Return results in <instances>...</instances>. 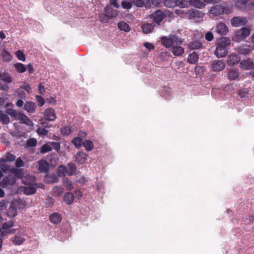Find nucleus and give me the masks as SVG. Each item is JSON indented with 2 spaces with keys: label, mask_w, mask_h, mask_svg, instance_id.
Returning <instances> with one entry per match:
<instances>
[{
  "label": "nucleus",
  "mask_w": 254,
  "mask_h": 254,
  "mask_svg": "<svg viewBox=\"0 0 254 254\" xmlns=\"http://www.w3.org/2000/svg\"><path fill=\"white\" fill-rule=\"evenodd\" d=\"M191 5L198 8H202L205 6L206 4L200 0H191Z\"/></svg>",
  "instance_id": "32"
},
{
  "label": "nucleus",
  "mask_w": 254,
  "mask_h": 254,
  "mask_svg": "<svg viewBox=\"0 0 254 254\" xmlns=\"http://www.w3.org/2000/svg\"><path fill=\"white\" fill-rule=\"evenodd\" d=\"M12 167L5 163H1L0 164V168L4 173H7L10 172L11 173V169Z\"/></svg>",
  "instance_id": "48"
},
{
  "label": "nucleus",
  "mask_w": 254,
  "mask_h": 254,
  "mask_svg": "<svg viewBox=\"0 0 254 254\" xmlns=\"http://www.w3.org/2000/svg\"><path fill=\"white\" fill-rule=\"evenodd\" d=\"M6 113L10 115L11 117L14 118L15 120H17V118L20 114V112H17L16 111L13 109H7L6 110Z\"/></svg>",
  "instance_id": "38"
},
{
  "label": "nucleus",
  "mask_w": 254,
  "mask_h": 254,
  "mask_svg": "<svg viewBox=\"0 0 254 254\" xmlns=\"http://www.w3.org/2000/svg\"><path fill=\"white\" fill-rule=\"evenodd\" d=\"M72 142L76 148H79L82 143V139L79 137H76L72 139Z\"/></svg>",
  "instance_id": "45"
},
{
  "label": "nucleus",
  "mask_w": 254,
  "mask_h": 254,
  "mask_svg": "<svg viewBox=\"0 0 254 254\" xmlns=\"http://www.w3.org/2000/svg\"><path fill=\"white\" fill-rule=\"evenodd\" d=\"M119 28L122 31L128 32L130 30L128 25L125 22H120L118 24Z\"/></svg>",
  "instance_id": "41"
},
{
  "label": "nucleus",
  "mask_w": 254,
  "mask_h": 254,
  "mask_svg": "<svg viewBox=\"0 0 254 254\" xmlns=\"http://www.w3.org/2000/svg\"><path fill=\"white\" fill-rule=\"evenodd\" d=\"M205 38L207 41H211L213 38V35L212 32H207L205 35Z\"/></svg>",
  "instance_id": "64"
},
{
  "label": "nucleus",
  "mask_w": 254,
  "mask_h": 254,
  "mask_svg": "<svg viewBox=\"0 0 254 254\" xmlns=\"http://www.w3.org/2000/svg\"><path fill=\"white\" fill-rule=\"evenodd\" d=\"M162 44L166 48L179 45L182 43L181 39L175 34H171L168 36H162L161 38Z\"/></svg>",
  "instance_id": "1"
},
{
  "label": "nucleus",
  "mask_w": 254,
  "mask_h": 254,
  "mask_svg": "<svg viewBox=\"0 0 254 254\" xmlns=\"http://www.w3.org/2000/svg\"><path fill=\"white\" fill-rule=\"evenodd\" d=\"M57 173L58 177H61L67 175L65 166H64L63 165H60L57 168Z\"/></svg>",
  "instance_id": "36"
},
{
  "label": "nucleus",
  "mask_w": 254,
  "mask_h": 254,
  "mask_svg": "<svg viewBox=\"0 0 254 254\" xmlns=\"http://www.w3.org/2000/svg\"><path fill=\"white\" fill-rule=\"evenodd\" d=\"M250 34V30L247 28H242L237 33V35L240 38L244 39Z\"/></svg>",
  "instance_id": "25"
},
{
  "label": "nucleus",
  "mask_w": 254,
  "mask_h": 254,
  "mask_svg": "<svg viewBox=\"0 0 254 254\" xmlns=\"http://www.w3.org/2000/svg\"><path fill=\"white\" fill-rule=\"evenodd\" d=\"M238 51L239 53L241 54L247 55L252 51V49L249 46L245 45L239 47L238 48Z\"/></svg>",
  "instance_id": "33"
},
{
  "label": "nucleus",
  "mask_w": 254,
  "mask_h": 254,
  "mask_svg": "<svg viewBox=\"0 0 254 254\" xmlns=\"http://www.w3.org/2000/svg\"><path fill=\"white\" fill-rule=\"evenodd\" d=\"M247 22L246 18L242 17H235L231 20V23L233 26L240 27L244 25Z\"/></svg>",
  "instance_id": "7"
},
{
  "label": "nucleus",
  "mask_w": 254,
  "mask_h": 254,
  "mask_svg": "<svg viewBox=\"0 0 254 254\" xmlns=\"http://www.w3.org/2000/svg\"><path fill=\"white\" fill-rule=\"evenodd\" d=\"M0 79L6 83H9L12 81V77L10 75L6 72L0 73Z\"/></svg>",
  "instance_id": "29"
},
{
  "label": "nucleus",
  "mask_w": 254,
  "mask_h": 254,
  "mask_svg": "<svg viewBox=\"0 0 254 254\" xmlns=\"http://www.w3.org/2000/svg\"><path fill=\"white\" fill-rule=\"evenodd\" d=\"M112 5L109 4L105 8V12H106L107 16L111 19L116 17L118 15V11L111 7Z\"/></svg>",
  "instance_id": "11"
},
{
  "label": "nucleus",
  "mask_w": 254,
  "mask_h": 254,
  "mask_svg": "<svg viewBox=\"0 0 254 254\" xmlns=\"http://www.w3.org/2000/svg\"><path fill=\"white\" fill-rule=\"evenodd\" d=\"M52 148L54 149L56 151H58L61 148L60 144L57 142H50Z\"/></svg>",
  "instance_id": "59"
},
{
  "label": "nucleus",
  "mask_w": 254,
  "mask_h": 254,
  "mask_svg": "<svg viewBox=\"0 0 254 254\" xmlns=\"http://www.w3.org/2000/svg\"><path fill=\"white\" fill-rule=\"evenodd\" d=\"M37 141L35 138H30L27 140V145L29 147H34L37 145Z\"/></svg>",
  "instance_id": "56"
},
{
  "label": "nucleus",
  "mask_w": 254,
  "mask_h": 254,
  "mask_svg": "<svg viewBox=\"0 0 254 254\" xmlns=\"http://www.w3.org/2000/svg\"><path fill=\"white\" fill-rule=\"evenodd\" d=\"M62 219V215L57 212H55L50 216V221L54 224H58L60 223Z\"/></svg>",
  "instance_id": "20"
},
{
  "label": "nucleus",
  "mask_w": 254,
  "mask_h": 254,
  "mask_svg": "<svg viewBox=\"0 0 254 254\" xmlns=\"http://www.w3.org/2000/svg\"><path fill=\"white\" fill-rule=\"evenodd\" d=\"M11 173L14 174L15 176L18 178H21L23 175L22 169L13 167L11 168Z\"/></svg>",
  "instance_id": "37"
},
{
  "label": "nucleus",
  "mask_w": 254,
  "mask_h": 254,
  "mask_svg": "<svg viewBox=\"0 0 254 254\" xmlns=\"http://www.w3.org/2000/svg\"><path fill=\"white\" fill-rule=\"evenodd\" d=\"M74 198V195L70 191H67L65 193L64 197L65 202L68 205H70L72 203Z\"/></svg>",
  "instance_id": "23"
},
{
  "label": "nucleus",
  "mask_w": 254,
  "mask_h": 254,
  "mask_svg": "<svg viewBox=\"0 0 254 254\" xmlns=\"http://www.w3.org/2000/svg\"><path fill=\"white\" fill-rule=\"evenodd\" d=\"M45 117L47 120L54 121L56 119V115L54 109H47L45 111Z\"/></svg>",
  "instance_id": "13"
},
{
  "label": "nucleus",
  "mask_w": 254,
  "mask_h": 254,
  "mask_svg": "<svg viewBox=\"0 0 254 254\" xmlns=\"http://www.w3.org/2000/svg\"><path fill=\"white\" fill-rule=\"evenodd\" d=\"M15 166L17 168L23 167L24 166V163L23 161L20 158H18L15 162Z\"/></svg>",
  "instance_id": "62"
},
{
  "label": "nucleus",
  "mask_w": 254,
  "mask_h": 254,
  "mask_svg": "<svg viewBox=\"0 0 254 254\" xmlns=\"http://www.w3.org/2000/svg\"><path fill=\"white\" fill-rule=\"evenodd\" d=\"M189 48L192 50H197L202 48V44L198 41H194L190 43L189 45Z\"/></svg>",
  "instance_id": "35"
},
{
  "label": "nucleus",
  "mask_w": 254,
  "mask_h": 254,
  "mask_svg": "<svg viewBox=\"0 0 254 254\" xmlns=\"http://www.w3.org/2000/svg\"><path fill=\"white\" fill-rule=\"evenodd\" d=\"M13 224H14V222L12 220L4 223L2 225V229L3 230H5V229H8L9 228L12 227L13 226Z\"/></svg>",
  "instance_id": "54"
},
{
  "label": "nucleus",
  "mask_w": 254,
  "mask_h": 254,
  "mask_svg": "<svg viewBox=\"0 0 254 254\" xmlns=\"http://www.w3.org/2000/svg\"><path fill=\"white\" fill-rule=\"evenodd\" d=\"M15 156L14 155L10 154L9 153H8L6 154V155L5 156V159H4L3 161L4 162H7V161L11 162V161H14L15 160Z\"/></svg>",
  "instance_id": "55"
},
{
  "label": "nucleus",
  "mask_w": 254,
  "mask_h": 254,
  "mask_svg": "<svg viewBox=\"0 0 254 254\" xmlns=\"http://www.w3.org/2000/svg\"><path fill=\"white\" fill-rule=\"evenodd\" d=\"M16 182V178L11 175H8L2 178L0 182V187L2 188H10Z\"/></svg>",
  "instance_id": "2"
},
{
  "label": "nucleus",
  "mask_w": 254,
  "mask_h": 254,
  "mask_svg": "<svg viewBox=\"0 0 254 254\" xmlns=\"http://www.w3.org/2000/svg\"><path fill=\"white\" fill-rule=\"evenodd\" d=\"M131 2L138 7H142L144 3L142 0H131Z\"/></svg>",
  "instance_id": "60"
},
{
  "label": "nucleus",
  "mask_w": 254,
  "mask_h": 254,
  "mask_svg": "<svg viewBox=\"0 0 254 254\" xmlns=\"http://www.w3.org/2000/svg\"><path fill=\"white\" fill-rule=\"evenodd\" d=\"M61 131L63 135H67L71 133V130L69 126H66L62 128Z\"/></svg>",
  "instance_id": "49"
},
{
  "label": "nucleus",
  "mask_w": 254,
  "mask_h": 254,
  "mask_svg": "<svg viewBox=\"0 0 254 254\" xmlns=\"http://www.w3.org/2000/svg\"><path fill=\"white\" fill-rule=\"evenodd\" d=\"M0 122L4 125H7L10 122L8 116L5 114L1 110H0Z\"/></svg>",
  "instance_id": "34"
},
{
  "label": "nucleus",
  "mask_w": 254,
  "mask_h": 254,
  "mask_svg": "<svg viewBox=\"0 0 254 254\" xmlns=\"http://www.w3.org/2000/svg\"><path fill=\"white\" fill-rule=\"evenodd\" d=\"M15 55H16V57L17 58V59L19 60H20L23 62L25 61V55L23 54V53L22 52H21V51L18 50V51H16L15 53Z\"/></svg>",
  "instance_id": "53"
},
{
  "label": "nucleus",
  "mask_w": 254,
  "mask_h": 254,
  "mask_svg": "<svg viewBox=\"0 0 254 254\" xmlns=\"http://www.w3.org/2000/svg\"><path fill=\"white\" fill-rule=\"evenodd\" d=\"M65 169L67 175L70 176L75 173L76 170V167L74 163H69L67 166H65Z\"/></svg>",
  "instance_id": "22"
},
{
  "label": "nucleus",
  "mask_w": 254,
  "mask_h": 254,
  "mask_svg": "<svg viewBox=\"0 0 254 254\" xmlns=\"http://www.w3.org/2000/svg\"><path fill=\"white\" fill-rule=\"evenodd\" d=\"M225 67V64L222 60H215L211 64V68L214 71L222 70Z\"/></svg>",
  "instance_id": "6"
},
{
  "label": "nucleus",
  "mask_w": 254,
  "mask_h": 254,
  "mask_svg": "<svg viewBox=\"0 0 254 254\" xmlns=\"http://www.w3.org/2000/svg\"><path fill=\"white\" fill-rule=\"evenodd\" d=\"M39 171L40 173L47 174L49 172V164L47 162L44 160H40L38 161Z\"/></svg>",
  "instance_id": "12"
},
{
  "label": "nucleus",
  "mask_w": 254,
  "mask_h": 254,
  "mask_svg": "<svg viewBox=\"0 0 254 254\" xmlns=\"http://www.w3.org/2000/svg\"><path fill=\"white\" fill-rule=\"evenodd\" d=\"M165 13L161 10H157L153 13L151 14L150 18L152 19L153 23L160 25L162 20L166 17Z\"/></svg>",
  "instance_id": "3"
},
{
  "label": "nucleus",
  "mask_w": 254,
  "mask_h": 254,
  "mask_svg": "<svg viewBox=\"0 0 254 254\" xmlns=\"http://www.w3.org/2000/svg\"><path fill=\"white\" fill-rule=\"evenodd\" d=\"M28 179H30L33 182L29 184V188L30 190H36L37 189H43L45 190V188L43 184L41 183H36L35 182L36 178L32 176H28Z\"/></svg>",
  "instance_id": "5"
},
{
  "label": "nucleus",
  "mask_w": 254,
  "mask_h": 254,
  "mask_svg": "<svg viewBox=\"0 0 254 254\" xmlns=\"http://www.w3.org/2000/svg\"><path fill=\"white\" fill-rule=\"evenodd\" d=\"M122 6L125 9H130L132 6V2L130 1H124L122 2Z\"/></svg>",
  "instance_id": "61"
},
{
  "label": "nucleus",
  "mask_w": 254,
  "mask_h": 254,
  "mask_svg": "<svg viewBox=\"0 0 254 254\" xmlns=\"http://www.w3.org/2000/svg\"><path fill=\"white\" fill-rule=\"evenodd\" d=\"M36 132L38 134V135L41 136H46L48 133V131L47 130H46L43 127H39L37 128Z\"/></svg>",
  "instance_id": "47"
},
{
  "label": "nucleus",
  "mask_w": 254,
  "mask_h": 254,
  "mask_svg": "<svg viewBox=\"0 0 254 254\" xmlns=\"http://www.w3.org/2000/svg\"><path fill=\"white\" fill-rule=\"evenodd\" d=\"M238 94L242 98H248L249 95V91L247 88L241 89L238 91Z\"/></svg>",
  "instance_id": "39"
},
{
  "label": "nucleus",
  "mask_w": 254,
  "mask_h": 254,
  "mask_svg": "<svg viewBox=\"0 0 254 254\" xmlns=\"http://www.w3.org/2000/svg\"><path fill=\"white\" fill-rule=\"evenodd\" d=\"M99 18L100 20L103 23H108L110 20V18L107 16L106 12H105V13L100 14L99 15Z\"/></svg>",
  "instance_id": "50"
},
{
  "label": "nucleus",
  "mask_w": 254,
  "mask_h": 254,
  "mask_svg": "<svg viewBox=\"0 0 254 254\" xmlns=\"http://www.w3.org/2000/svg\"><path fill=\"white\" fill-rule=\"evenodd\" d=\"M83 145L87 151H91L94 148V145L92 141L87 140L83 142Z\"/></svg>",
  "instance_id": "42"
},
{
  "label": "nucleus",
  "mask_w": 254,
  "mask_h": 254,
  "mask_svg": "<svg viewBox=\"0 0 254 254\" xmlns=\"http://www.w3.org/2000/svg\"><path fill=\"white\" fill-rule=\"evenodd\" d=\"M190 15L192 17L202 19L204 15V13L198 10L192 9L190 11Z\"/></svg>",
  "instance_id": "27"
},
{
  "label": "nucleus",
  "mask_w": 254,
  "mask_h": 254,
  "mask_svg": "<svg viewBox=\"0 0 254 254\" xmlns=\"http://www.w3.org/2000/svg\"><path fill=\"white\" fill-rule=\"evenodd\" d=\"M11 203L17 210L23 209L27 205V201L20 198L14 200Z\"/></svg>",
  "instance_id": "9"
},
{
  "label": "nucleus",
  "mask_w": 254,
  "mask_h": 254,
  "mask_svg": "<svg viewBox=\"0 0 254 254\" xmlns=\"http://www.w3.org/2000/svg\"><path fill=\"white\" fill-rule=\"evenodd\" d=\"M24 240L25 239L21 236H15L13 240V243L16 245H20Z\"/></svg>",
  "instance_id": "52"
},
{
  "label": "nucleus",
  "mask_w": 254,
  "mask_h": 254,
  "mask_svg": "<svg viewBox=\"0 0 254 254\" xmlns=\"http://www.w3.org/2000/svg\"><path fill=\"white\" fill-rule=\"evenodd\" d=\"M17 215V209L10 203V207H9L7 212V215L10 218L15 217Z\"/></svg>",
  "instance_id": "31"
},
{
  "label": "nucleus",
  "mask_w": 254,
  "mask_h": 254,
  "mask_svg": "<svg viewBox=\"0 0 254 254\" xmlns=\"http://www.w3.org/2000/svg\"><path fill=\"white\" fill-rule=\"evenodd\" d=\"M63 183L64 187L67 188V189L71 190L73 189L72 183L68 178H64L63 180Z\"/></svg>",
  "instance_id": "40"
},
{
  "label": "nucleus",
  "mask_w": 254,
  "mask_h": 254,
  "mask_svg": "<svg viewBox=\"0 0 254 254\" xmlns=\"http://www.w3.org/2000/svg\"><path fill=\"white\" fill-rule=\"evenodd\" d=\"M87 155L83 151H79L75 155V161L79 164H83L86 160Z\"/></svg>",
  "instance_id": "16"
},
{
  "label": "nucleus",
  "mask_w": 254,
  "mask_h": 254,
  "mask_svg": "<svg viewBox=\"0 0 254 254\" xmlns=\"http://www.w3.org/2000/svg\"><path fill=\"white\" fill-rule=\"evenodd\" d=\"M239 73L237 70L231 69L229 71L228 74V79L233 80L239 78Z\"/></svg>",
  "instance_id": "28"
},
{
  "label": "nucleus",
  "mask_w": 254,
  "mask_h": 254,
  "mask_svg": "<svg viewBox=\"0 0 254 254\" xmlns=\"http://www.w3.org/2000/svg\"><path fill=\"white\" fill-rule=\"evenodd\" d=\"M16 120L20 121L21 123L24 124L29 126H33V122L29 118L23 113H20Z\"/></svg>",
  "instance_id": "14"
},
{
  "label": "nucleus",
  "mask_w": 254,
  "mask_h": 254,
  "mask_svg": "<svg viewBox=\"0 0 254 254\" xmlns=\"http://www.w3.org/2000/svg\"><path fill=\"white\" fill-rule=\"evenodd\" d=\"M241 67L244 69H250L254 67V63L250 59L243 60L240 63Z\"/></svg>",
  "instance_id": "17"
},
{
  "label": "nucleus",
  "mask_w": 254,
  "mask_h": 254,
  "mask_svg": "<svg viewBox=\"0 0 254 254\" xmlns=\"http://www.w3.org/2000/svg\"><path fill=\"white\" fill-rule=\"evenodd\" d=\"M46 175L44 181L48 184L57 183L59 181L58 177L55 174H47Z\"/></svg>",
  "instance_id": "21"
},
{
  "label": "nucleus",
  "mask_w": 254,
  "mask_h": 254,
  "mask_svg": "<svg viewBox=\"0 0 254 254\" xmlns=\"http://www.w3.org/2000/svg\"><path fill=\"white\" fill-rule=\"evenodd\" d=\"M172 52L176 56H180L184 53V49L180 46L175 45L172 48Z\"/></svg>",
  "instance_id": "24"
},
{
  "label": "nucleus",
  "mask_w": 254,
  "mask_h": 254,
  "mask_svg": "<svg viewBox=\"0 0 254 254\" xmlns=\"http://www.w3.org/2000/svg\"><path fill=\"white\" fill-rule=\"evenodd\" d=\"M175 1V0H165V4L168 7H173L176 5Z\"/></svg>",
  "instance_id": "63"
},
{
  "label": "nucleus",
  "mask_w": 254,
  "mask_h": 254,
  "mask_svg": "<svg viewBox=\"0 0 254 254\" xmlns=\"http://www.w3.org/2000/svg\"><path fill=\"white\" fill-rule=\"evenodd\" d=\"M36 108V104L31 101H27L24 106V110L30 113H34L35 111Z\"/></svg>",
  "instance_id": "18"
},
{
  "label": "nucleus",
  "mask_w": 254,
  "mask_h": 254,
  "mask_svg": "<svg viewBox=\"0 0 254 254\" xmlns=\"http://www.w3.org/2000/svg\"><path fill=\"white\" fill-rule=\"evenodd\" d=\"M249 0H236L235 5L239 9H243L245 7L246 2Z\"/></svg>",
  "instance_id": "44"
},
{
  "label": "nucleus",
  "mask_w": 254,
  "mask_h": 254,
  "mask_svg": "<svg viewBox=\"0 0 254 254\" xmlns=\"http://www.w3.org/2000/svg\"><path fill=\"white\" fill-rule=\"evenodd\" d=\"M225 7L220 4L214 5L211 9H210L211 14L215 16H218L224 13Z\"/></svg>",
  "instance_id": "10"
},
{
  "label": "nucleus",
  "mask_w": 254,
  "mask_h": 254,
  "mask_svg": "<svg viewBox=\"0 0 254 254\" xmlns=\"http://www.w3.org/2000/svg\"><path fill=\"white\" fill-rule=\"evenodd\" d=\"M52 150V147L51 146L50 142L49 143H46L42 145L40 152L42 153H45L49 151H50Z\"/></svg>",
  "instance_id": "46"
},
{
  "label": "nucleus",
  "mask_w": 254,
  "mask_h": 254,
  "mask_svg": "<svg viewBox=\"0 0 254 254\" xmlns=\"http://www.w3.org/2000/svg\"><path fill=\"white\" fill-rule=\"evenodd\" d=\"M14 67L17 72L19 73H23L26 70L25 65L21 63H17L14 64Z\"/></svg>",
  "instance_id": "43"
},
{
  "label": "nucleus",
  "mask_w": 254,
  "mask_h": 254,
  "mask_svg": "<svg viewBox=\"0 0 254 254\" xmlns=\"http://www.w3.org/2000/svg\"><path fill=\"white\" fill-rule=\"evenodd\" d=\"M240 62V58L238 55L232 54L228 59L227 63L229 65H234Z\"/></svg>",
  "instance_id": "15"
},
{
  "label": "nucleus",
  "mask_w": 254,
  "mask_h": 254,
  "mask_svg": "<svg viewBox=\"0 0 254 254\" xmlns=\"http://www.w3.org/2000/svg\"><path fill=\"white\" fill-rule=\"evenodd\" d=\"M219 44L224 45V47L226 48V47L229 46L230 45L231 42L230 40L229 39L226 37H223L220 39Z\"/></svg>",
  "instance_id": "51"
},
{
  "label": "nucleus",
  "mask_w": 254,
  "mask_h": 254,
  "mask_svg": "<svg viewBox=\"0 0 254 254\" xmlns=\"http://www.w3.org/2000/svg\"><path fill=\"white\" fill-rule=\"evenodd\" d=\"M3 59L4 61L8 62L11 60V56L7 51H3L2 53Z\"/></svg>",
  "instance_id": "57"
},
{
  "label": "nucleus",
  "mask_w": 254,
  "mask_h": 254,
  "mask_svg": "<svg viewBox=\"0 0 254 254\" xmlns=\"http://www.w3.org/2000/svg\"><path fill=\"white\" fill-rule=\"evenodd\" d=\"M175 3L182 8L188 7L191 5V0H176Z\"/></svg>",
  "instance_id": "26"
},
{
  "label": "nucleus",
  "mask_w": 254,
  "mask_h": 254,
  "mask_svg": "<svg viewBox=\"0 0 254 254\" xmlns=\"http://www.w3.org/2000/svg\"><path fill=\"white\" fill-rule=\"evenodd\" d=\"M155 24L153 23H145L141 26L142 30L145 34L152 32L154 29Z\"/></svg>",
  "instance_id": "19"
},
{
  "label": "nucleus",
  "mask_w": 254,
  "mask_h": 254,
  "mask_svg": "<svg viewBox=\"0 0 254 254\" xmlns=\"http://www.w3.org/2000/svg\"><path fill=\"white\" fill-rule=\"evenodd\" d=\"M198 55L194 52L190 54L188 58V62L191 64H195L198 62Z\"/></svg>",
  "instance_id": "30"
},
{
  "label": "nucleus",
  "mask_w": 254,
  "mask_h": 254,
  "mask_svg": "<svg viewBox=\"0 0 254 254\" xmlns=\"http://www.w3.org/2000/svg\"><path fill=\"white\" fill-rule=\"evenodd\" d=\"M228 31V28L226 24L222 22H219L217 23L215 32L220 35H225Z\"/></svg>",
  "instance_id": "4"
},
{
  "label": "nucleus",
  "mask_w": 254,
  "mask_h": 254,
  "mask_svg": "<svg viewBox=\"0 0 254 254\" xmlns=\"http://www.w3.org/2000/svg\"><path fill=\"white\" fill-rule=\"evenodd\" d=\"M227 53L228 51L226 48L224 47V45L220 44H219L217 46L214 52L215 55L218 58L224 57L226 56Z\"/></svg>",
  "instance_id": "8"
},
{
  "label": "nucleus",
  "mask_w": 254,
  "mask_h": 254,
  "mask_svg": "<svg viewBox=\"0 0 254 254\" xmlns=\"http://www.w3.org/2000/svg\"><path fill=\"white\" fill-rule=\"evenodd\" d=\"M36 99L37 100L38 105L39 106L42 107L44 105V104H45V100L43 97L39 95H36Z\"/></svg>",
  "instance_id": "58"
}]
</instances>
